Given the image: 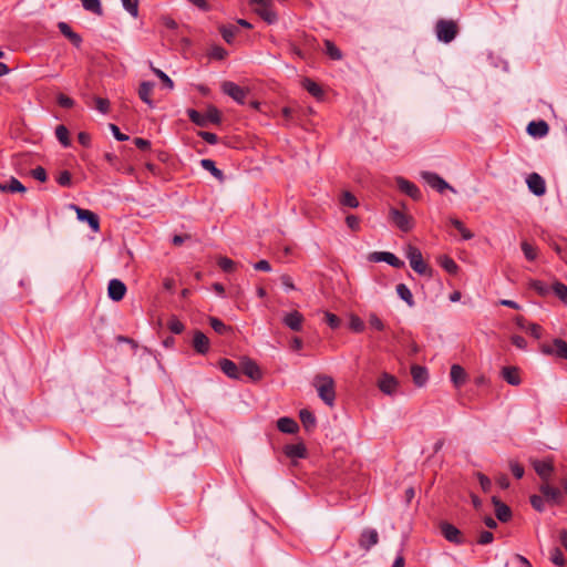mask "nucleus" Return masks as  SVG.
<instances>
[{
    "instance_id": "54",
    "label": "nucleus",
    "mask_w": 567,
    "mask_h": 567,
    "mask_svg": "<svg viewBox=\"0 0 567 567\" xmlns=\"http://www.w3.org/2000/svg\"><path fill=\"white\" fill-rule=\"evenodd\" d=\"M154 74L161 79V81L164 83L165 86H167L169 90H172L174 87V83L172 81V79L165 73L163 72L162 70L159 69H156V68H152Z\"/></svg>"
},
{
    "instance_id": "9",
    "label": "nucleus",
    "mask_w": 567,
    "mask_h": 567,
    "mask_svg": "<svg viewBox=\"0 0 567 567\" xmlns=\"http://www.w3.org/2000/svg\"><path fill=\"white\" fill-rule=\"evenodd\" d=\"M368 259H369V261H372V262L384 261V262L389 264L390 266H392L393 268H398V269L404 267V261L401 260L400 258H398L394 254L389 252V251H374L369 255Z\"/></svg>"
},
{
    "instance_id": "42",
    "label": "nucleus",
    "mask_w": 567,
    "mask_h": 567,
    "mask_svg": "<svg viewBox=\"0 0 567 567\" xmlns=\"http://www.w3.org/2000/svg\"><path fill=\"white\" fill-rule=\"evenodd\" d=\"M167 328L171 332L179 334L184 331L185 326L175 315H172L167 321Z\"/></svg>"
},
{
    "instance_id": "44",
    "label": "nucleus",
    "mask_w": 567,
    "mask_h": 567,
    "mask_svg": "<svg viewBox=\"0 0 567 567\" xmlns=\"http://www.w3.org/2000/svg\"><path fill=\"white\" fill-rule=\"evenodd\" d=\"M441 267L446 270L451 275H455L457 272L458 266L457 264L450 257L444 256L440 260Z\"/></svg>"
},
{
    "instance_id": "3",
    "label": "nucleus",
    "mask_w": 567,
    "mask_h": 567,
    "mask_svg": "<svg viewBox=\"0 0 567 567\" xmlns=\"http://www.w3.org/2000/svg\"><path fill=\"white\" fill-rule=\"evenodd\" d=\"M406 258L410 261L411 268L421 276H432V269L430 266L423 260V256L421 250L412 245L406 247Z\"/></svg>"
},
{
    "instance_id": "45",
    "label": "nucleus",
    "mask_w": 567,
    "mask_h": 567,
    "mask_svg": "<svg viewBox=\"0 0 567 567\" xmlns=\"http://www.w3.org/2000/svg\"><path fill=\"white\" fill-rule=\"evenodd\" d=\"M55 136L63 146H70L69 130L64 125H58Z\"/></svg>"
},
{
    "instance_id": "17",
    "label": "nucleus",
    "mask_w": 567,
    "mask_h": 567,
    "mask_svg": "<svg viewBox=\"0 0 567 567\" xmlns=\"http://www.w3.org/2000/svg\"><path fill=\"white\" fill-rule=\"evenodd\" d=\"M441 533L444 536V538L451 543L461 545L464 543V539L462 537V533L458 528H456L454 525L443 522L440 526Z\"/></svg>"
},
{
    "instance_id": "32",
    "label": "nucleus",
    "mask_w": 567,
    "mask_h": 567,
    "mask_svg": "<svg viewBox=\"0 0 567 567\" xmlns=\"http://www.w3.org/2000/svg\"><path fill=\"white\" fill-rule=\"evenodd\" d=\"M502 377L511 385H519L522 379L516 367H505L502 370Z\"/></svg>"
},
{
    "instance_id": "56",
    "label": "nucleus",
    "mask_w": 567,
    "mask_h": 567,
    "mask_svg": "<svg viewBox=\"0 0 567 567\" xmlns=\"http://www.w3.org/2000/svg\"><path fill=\"white\" fill-rule=\"evenodd\" d=\"M95 109L102 114H106L110 111V101L104 97H94Z\"/></svg>"
},
{
    "instance_id": "30",
    "label": "nucleus",
    "mask_w": 567,
    "mask_h": 567,
    "mask_svg": "<svg viewBox=\"0 0 567 567\" xmlns=\"http://www.w3.org/2000/svg\"><path fill=\"white\" fill-rule=\"evenodd\" d=\"M450 377H451V381L453 382V384L456 388L462 386L466 382V379H467V374H466L465 370L458 364H453L451 367Z\"/></svg>"
},
{
    "instance_id": "36",
    "label": "nucleus",
    "mask_w": 567,
    "mask_h": 567,
    "mask_svg": "<svg viewBox=\"0 0 567 567\" xmlns=\"http://www.w3.org/2000/svg\"><path fill=\"white\" fill-rule=\"evenodd\" d=\"M339 203L342 207L357 208L359 206L358 198L349 190L341 193Z\"/></svg>"
},
{
    "instance_id": "14",
    "label": "nucleus",
    "mask_w": 567,
    "mask_h": 567,
    "mask_svg": "<svg viewBox=\"0 0 567 567\" xmlns=\"http://www.w3.org/2000/svg\"><path fill=\"white\" fill-rule=\"evenodd\" d=\"M539 492L546 502L551 505H559L563 501V494L559 488L549 485L547 482L539 486Z\"/></svg>"
},
{
    "instance_id": "61",
    "label": "nucleus",
    "mask_w": 567,
    "mask_h": 567,
    "mask_svg": "<svg viewBox=\"0 0 567 567\" xmlns=\"http://www.w3.org/2000/svg\"><path fill=\"white\" fill-rule=\"evenodd\" d=\"M346 224L353 231H358L360 229V219L355 215H348L346 217Z\"/></svg>"
},
{
    "instance_id": "60",
    "label": "nucleus",
    "mask_w": 567,
    "mask_h": 567,
    "mask_svg": "<svg viewBox=\"0 0 567 567\" xmlns=\"http://www.w3.org/2000/svg\"><path fill=\"white\" fill-rule=\"evenodd\" d=\"M476 477H477V480L480 482V485H481L483 492H485V493L489 492V489L492 487L491 480L486 475L481 473V472L476 473Z\"/></svg>"
},
{
    "instance_id": "47",
    "label": "nucleus",
    "mask_w": 567,
    "mask_h": 567,
    "mask_svg": "<svg viewBox=\"0 0 567 567\" xmlns=\"http://www.w3.org/2000/svg\"><path fill=\"white\" fill-rule=\"evenodd\" d=\"M522 250L527 260L534 261L537 258V248L527 241L522 243Z\"/></svg>"
},
{
    "instance_id": "25",
    "label": "nucleus",
    "mask_w": 567,
    "mask_h": 567,
    "mask_svg": "<svg viewBox=\"0 0 567 567\" xmlns=\"http://www.w3.org/2000/svg\"><path fill=\"white\" fill-rule=\"evenodd\" d=\"M193 347L199 354H206L209 350V339L199 330L194 332Z\"/></svg>"
},
{
    "instance_id": "46",
    "label": "nucleus",
    "mask_w": 567,
    "mask_h": 567,
    "mask_svg": "<svg viewBox=\"0 0 567 567\" xmlns=\"http://www.w3.org/2000/svg\"><path fill=\"white\" fill-rule=\"evenodd\" d=\"M209 323H210V327L213 328V330L215 332H217L218 334H225L227 333L228 331H230V327L226 326L221 320H219L218 318H215V317H210L209 318Z\"/></svg>"
},
{
    "instance_id": "10",
    "label": "nucleus",
    "mask_w": 567,
    "mask_h": 567,
    "mask_svg": "<svg viewBox=\"0 0 567 567\" xmlns=\"http://www.w3.org/2000/svg\"><path fill=\"white\" fill-rule=\"evenodd\" d=\"M70 207L75 210L78 219L86 221L94 233L100 230V218L95 213L80 208L76 205H71Z\"/></svg>"
},
{
    "instance_id": "52",
    "label": "nucleus",
    "mask_w": 567,
    "mask_h": 567,
    "mask_svg": "<svg viewBox=\"0 0 567 567\" xmlns=\"http://www.w3.org/2000/svg\"><path fill=\"white\" fill-rule=\"evenodd\" d=\"M530 288L534 289L539 296H546L549 293V287L540 281V280H533L529 284Z\"/></svg>"
},
{
    "instance_id": "43",
    "label": "nucleus",
    "mask_w": 567,
    "mask_h": 567,
    "mask_svg": "<svg viewBox=\"0 0 567 567\" xmlns=\"http://www.w3.org/2000/svg\"><path fill=\"white\" fill-rule=\"evenodd\" d=\"M451 225L460 231L463 239L470 240L474 237V234L470 229H467L461 220H458L456 218H452Z\"/></svg>"
},
{
    "instance_id": "27",
    "label": "nucleus",
    "mask_w": 567,
    "mask_h": 567,
    "mask_svg": "<svg viewBox=\"0 0 567 567\" xmlns=\"http://www.w3.org/2000/svg\"><path fill=\"white\" fill-rule=\"evenodd\" d=\"M58 28L60 32L70 40V42L75 45L76 48L81 47L82 38L80 34L74 32L71 27L66 22H59Z\"/></svg>"
},
{
    "instance_id": "20",
    "label": "nucleus",
    "mask_w": 567,
    "mask_h": 567,
    "mask_svg": "<svg viewBox=\"0 0 567 567\" xmlns=\"http://www.w3.org/2000/svg\"><path fill=\"white\" fill-rule=\"evenodd\" d=\"M379 542V535L375 529L365 528L360 536L359 545L361 548L369 550Z\"/></svg>"
},
{
    "instance_id": "48",
    "label": "nucleus",
    "mask_w": 567,
    "mask_h": 567,
    "mask_svg": "<svg viewBox=\"0 0 567 567\" xmlns=\"http://www.w3.org/2000/svg\"><path fill=\"white\" fill-rule=\"evenodd\" d=\"M551 289L563 302L567 303V286L565 284L557 281Z\"/></svg>"
},
{
    "instance_id": "34",
    "label": "nucleus",
    "mask_w": 567,
    "mask_h": 567,
    "mask_svg": "<svg viewBox=\"0 0 567 567\" xmlns=\"http://www.w3.org/2000/svg\"><path fill=\"white\" fill-rule=\"evenodd\" d=\"M200 165L204 169L208 171L216 179L223 182L225 176L224 173L216 167L215 162L209 158H204L200 161Z\"/></svg>"
},
{
    "instance_id": "16",
    "label": "nucleus",
    "mask_w": 567,
    "mask_h": 567,
    "mask_svg": "<svg viewBox=\"0 0 567 567\" xmlns=\"http://www.w3.org/2000/svg\"><path fill=\"white\" fill-rule=\"evenodd\" d=\"M532 465H533L535 472L537 473V475L543 481H545V483L549 480V477L551 476V474L554 472V464L550 458L543 460V461L533 460Z\"/></svg>"
},
{
    "instance_id": "11",
    "label": "nucleus",
    "mask_w": 567,
    "mask_h": 567,
    "mask_svg": "<svg viewBox=\"0 0 567 567\" xmlns=\"http://www.w3.org/2000/svg\"><path fill=\"white\" fill-rule=\"evenodd\" d=\"M378 388L384 394L393 395L398 391L399 381L394 375L383 372L378 380Z\"/></svg>"
},
{
    "instance_id": "22",
    "label": "nucleus",
    "mask_w": 567,
    "mask_h": 567,
    "mask_svg": "<svg viewBox=\"0 0 567 567\" xmlns=\"http://www.w3.org/2000/svg\"><path fill=\"white\" fill-rule=\"evenodd\" d=\"M282 322L292 331L298 332L302 329L303 316L299 311L293 310L282 318Z\"/></svg>"
},
{
    "instance_id": "35",
    "label": "nucleus",
    "mask_w": 567,
    "mask_h": 567,
    "mask_svg": "<svg viewBox=\"0 0 567 567\" xmlns=\"http://www.w3.org/2000/svg\"><path fill=\"white\" fill-rule=\"evenodd\" d=\"M299 417H300L302 425L305 426V429L307 431L315 429V426L317 424V420L312 412H310L307 409H302L299 412Z\"/></svg>"
},
{
    "instance_id": "64",
    "label": "nucleus",
    "mask_w": 567,
    "mask_h": 567,
    "mask_svg": "<svg viewBox=\"0 0 567 567\" xmlns=\"http://www.w3.org/2000/svg\"><path fill=\"white\" fill-rule=\"evenodd\" d=\"M326 321L329 324V327L332 329H338L341 324L340 318L331 312H328V311L326 312Z\"/></svg>"
},
{
    "instance_id": "6",
    "label": "nucleus",
    "mask_w": 567,
    "mask_h": 567,
    "mask_svg": "<svg viewBox=\"0 0 567 567\" xmlns=\"http://www.w3.org/2000/svg\"><path fill=\"white\" fill-rule=\"evenodd\" d=\"M540 352L545 355L567 360V342L560 338H555L551 343H543Z\"/></svg>"
},
{
    "instance_id": "21",
    "label": "nucleus",
    "mask_w": 567,
    "mask_h": 567,
    "mask_svg": "<svg viewBox=\"0 0 567 567\" xmlns=\"http://www.w3.org/2000/svg\"><path fill=\"white\" fill-rule=\"evenodd\" d=\"M492 503L495 507V515L499 522L506 523L512 518L511 508L505 503H503L497 496L492 497Z\"/></svg>"
},
{
    "instance_id": "1",
    "label": "nucleus",
    "mask_w": 567,
    "mask_h": 567,
    "mask_svg": "<svg viewBox=\"0 0 567 567\" xmlns=\"http://www.w3.org/2000/svg\"><path fill=\"white\" fill-rule=\"evenodd\" d=\"M313 385L318 391L319 398L328 405L333 406L336 400L334 381L326 374H318L313 379Z\"/></svg>"
},
{
    "instance_id": "15",
    "label": "nucleus",
    "mask_w": 567,
    "mask_h": 567,
    "mask_svg": "<svg viewBox=\"0 0 567 567\" xmlns=\"http://www.w3.org/2000/svg\"><path fill=\"white\" fill-rule=\"evenodd\" d=\"M395 182H396L398 188L402 193L406 194L408 196H410L414 200H420L421 199V197H422L421 190L419 189V187L414 183H412V182H410V181H408V179H405V178H403L401 176L396 177Z\"/></svg>"
},
{
    "instance_id": "28",
    "label": "nucleus",
    "mask_w": 567,
    "mask_h": 567,
    "mask_svg": "<svg viewBox=\"0 0 567 567\" xmlns=\"http://www.w3.org/2000/svg\"><path fill=\"white\" fill-rule=\"evenodd\" d=\"M153 89H154V83L153 82H148V81H144L140 84V87H138V96L140 99L146 103L151 109H153L155 105H154V101L151 99V95L153 93Z\"/></svg>"
},
{
    "instance_id": "59",
    "label": "nucleus",
    "mask_w": 567,
    "mask_h": 567,
    "mask_svg": "<svg viewBox=\"0 0 567 567\" xmlns=\"http://www.w3.org/2000/svg\"><path fill=\"white\" fill-rule=\"evenodd\" d=\"M197 135L210 145L218 143V136L215 133L207 132V131H199Z\"/></svg>"
},
{
    "instance_id": "55",
    "label": "nucleus",
    "mask_w": 567,
    "mask_h": 567,
    "mask_svg": "<svg viewBox=\"0 0 567 567\" xmlns=\"http://www.w3.org/2000/svg\"><path fill=\"white\" fill-rule=\"evenodd\" d=\"M217 264L219 268L225 272H231L235 270V262L227 257H220Z\"/></svg>"
},
{
    "instance_id": "8",
    "label": "nucleus",
    "mask_w": 567,
    "mask_h": 567,
    "mask_svg": "<svg viewBox=\"0 0 567 567\" xmlns=\"http://www.w3.org/2000/svg\"><path fill=\"white\" fill-rule=\"evenodd\" d=\"M392 223L402 231L408 233L413 228V218L392 207L389 212Z\"/></svg>"
},
{
    "instance_id": "39",
    "label": "nucleus",
    "mask_w": 567,
    "mask_h": 567,
    "mask_svg": "<svg viewBox=\"0 0 567 567\" xmlns=\"http://www.w3.org/2000/svg\"><path fill=\"white\" fill-rule=\"evenodd\" d=\"M326 53L330 59L339 61L343 58L340 49L330 40H324Z\"/></svg>"
},
{
    "instance_id": "19",
    "label": "nucleus",
    "mask_w": 567,
    "mask_h": 567,
    "mask_svg": "<svg viewBox=\"0 0 567 567\" xmlns=\"http://www.w3.org/2000/svg\"><path fill=\"white\" fill-rule=\"evenodd\" d=\"M126 293V286L120 279H112L107 286V296L113 301H121Z\"/></svg>"
},
{
    "instance_id": "49",
    "label": "nucleus",
    "mask_w": 567,
    "mask_h": 567,
    "mask_svg": "<svg viewBox=\"0 0 567 567\" xmlns=\"http://www.w3.org/2000/svg\"><path fill=\"white\" fill-rule=\"evenodd\" d=\"M123 8L133 17L138 16V0H122Z\"/></svg>"
},
{
    "instance_id": "29",
    "label": "nucleus",
    "mask_w": 567,
    "mask_h": 567,
    "mask_svg": "<svg viewBox=\"0 0 567 567\" xmlns=\"http://www.w3.org/2000/svg\"><path fill=\"white\" fill-rule=\"evenodd\" d=\"M277 429L282 433L293 434L298 432L299 425L293 419L284 416L277 421Z\"/></svg>"
},
{
    "instance_id": "38",
    "label": "nucleus",
    "mask_w": 567,
    "mask_h": 567,
    "mask_svg": "<svg viewBox=\"0 0 567 567\" xmlns=\"http://www.w3.org/2000/svg\"><path fill=\"white\" fill-rule=\"evenodd\" d=\"M396 293L398 296L404 300L410 307H413L414 306V299H413V295L411 292V290L409 289V287L404 284H399L396 286Z\"/></svg>"
},
{
    "instance_id": "12",
    "label": "nucleus",
    "mask_w": 567,
    "mask_h": 567,
    "mask_svg": "<svg viewBox=\"0 0 567 567\" xmlns=\"http://www.w3.org/2000/svg\"><path fill=\"white\" fill-rule=\"evenodd\" d=\"M221 90L225 94L230 96L237 103H246L247 91H245L241 86L237 85L236 83L226 81L223 83Z\"/></svg>"
},
{
    "instance_id": "26",
    "label": "nucleus",
    "mask_w": 567,
    "mask_h": 567,
    "mask_svg": "<svg viewBox=\"0 0 567 567\" xmlns=\"http://www.w3.org/2000/svg\"><path fill=\"white\" fill-rule=\"evenodd\" d=\"M218 364H219L220 370L227 377H229L230 379H235V380L239 379L240 370L234 361H231L229 359H221V360H219Z\"/></svg>"
},
{
    "instance_id": "24",
    "label": "nucleus",
    "mask_w": 567,
    "mask_h": 567,
    "mask_svg": "<svg viewBox=\"0 0 567 567\" xmlns=\"http://www.w3.org/2000/svg\"><path fill=\"white\" fill-rule=\"evenodd\" d=\"M548 131H549V126L543 120L532 121L527 125V133L533 137H544L548 134Z\"/></svg>"
},
{
    "instance_id": "53",
    "label": "nucleus",
    "mask_w": 567,
    "mask_h": 567,
    "mask_svg": "<svg viewBox=\"0 0 567 567\" xmlns=\"http://www.w3.org/2000/svg\"><path fill=\"white\" fill-rule=\"evenodd\" d=\"M545 497L542 495H532L530 496V504L533 508L537 512H544L545 511Z\"/></svg>"
},
{
    "instance_id": "2",
    "label": "nucleus",
    "mask_w": 567,
    "mask_h": 567,
    "mask_svg": "<svg viewBox=\"0 0 567 567\" xmlns=\"http://www.w3.org/2000/svg\"><path fill=\"white\" fill-rule=\"evenodd\" d=\"M187 115L194 124L200 127H206L209 123L219 124L221 122L220 112L215 106H209L206 114L188 109Z\"/></svg>"
},
{
    "instance_id": "50",
    "label": "nucleus",
    "mask_w": 567,
    "mask_h": 567,
    "mask_svg": "<svg viewBox=\"0 0 567 567\" xmlns=\"http://www.w3.org/2000/svg\"><path fill=\"white\" fill-rule=\"evenodd\" d=\"M550 560H551L553 564H555L558 567H564L565 566L564 554H563V551L558 547H555V548L551 549V551H550Z\"/></svg>"
},
{
    "instance_id": "4",
    "label": "nucleus",
    "mask_w": 567,
    "mask_h": 567,
    "mask_svg": "<svg viewBox=\"0 0 567 567\" xmlns=\"http://www.w3.org/2000/svg\"><path fill=\"white\" fill-rule=\"evenodd\" d=\"M458 33L457 23L453 20L440 19L435 24V34L439 41L452 42Z\"/></svg>"
},
{
    "instance_id": "41",
    "label": "nucleus",
    "mask_w": 567,
    "mask_h": 567,
    "mask_svg": "<svg viewBox=\"0 0 567 567\" xmlns=\"http://www.w3.org/2000/svg\"><path fill=\"white\" fill-rule=\"evenodd\" d=\"M219 30H220L223 39L228 44L233 43V41L238 32V28L236 25H223Z\"/></svg>"
},
{
    "instance_id": "62",
    "label": "nucleus",
    "mask_w": 567,
    "mask_h": 567,
    "mask_svg": "<svg viewBox=\"0 0 567 567\" xmlns=\"http://www.w3.org/2000/svg\"><path fill=\"white\" fill-rule=\"evenodd\" d=\"M31 175L39 182H45L48 178L47 171L42 166H38L31 171Z\"/></svg>"
},
{
    "instance_id": "31",
    "label": "nucleus",
    "mask_w": 567,
    "mask_h": 567,
    "mask_svg": "<svg viewBox=\"0 0 567 567\" xmlns=\"http://www.w3.org/2000/svg\"><path fill=\"white\" fill-rule=\"evenodd\" d=\"M411 375L413 379V382L417 386H423L427 381V370L424 367L414 364L411 368Z\"/></svg>"
},
{
    "instance_id": "7",
    "label": "nucleus",
    "mask_w": 567,
    "mask_h": 567,
    "mask_svg": "<svg viewBox=\"0 0 567 567\" xmlns=\"http://www.w3.org/2000/svg\"><path fill=\"white\" fill-rule=\"evenodd\" d=\"M421 177L430 187L440 194H443L446 189L456 193L455 188L436 173L423 171L421 172Z\"/></svg>"
},
{
    "instance_id": "57",
    "label": "nucleus",
    "mask_w": 567,
    "mask_h": 567,
    "mask_svg": "<svg viewBox=\"0 0 567 567\" xmlns=\"http://www.w3.org/2000/svg\"><path fill=\"white\" fill-rule=\"evenodd\" d=\"M56 183L63 187H69L72 184V176L69 171H62L56 177Z\"/></svg>"
},
{
    "instance_id": "13",
    "label": "nucleus",
    "mask_w": 567,
    "mask_h": 567,
    "mask_svg": "<svg viewBox=\"0 0 567 567\" xmlns=\"http://www.w3.org/2000/svg\"><path fill=\"white\" fill-rule=\"evenodd\" d=\"M240 368L243 373L254 381H258L262 378V373L258 364L248 357H244L241 359Z\"/></svg>"
},
{
    "instance_id": "40",
    "label": "nucleus",
    "mask_w": 567,
    "mask_h": 567,
    "mask_svg": "<svg viewBox=\"0 0 567 567\" xmlns=\"http://www.w3.org/2000/svg\"><path fill=\"white\" fill-rule=\"evenodd\" d=\"M83 8L96 16L103 14V9L100 0H81Z\"/></svg>"
},
{
    "instance_id": "63",
    "label": "nucleus",
    "mask_w": 567,
    "mask_h": 567,
    "mask_svg": "<svg viewBox=\"0 0 567 567\" xmlns=\"http://www.w3.org/2000/svg\"><path fill=\"white\" fill-rule=\"evenodd\" d=\"M509 468L516 478H522L524 476V467L518 462L511 461Z\"/></svg>"
},
{
    "instance_id": "18",
    "label": "nucleus",
    "mask_w": 567,
    "mask_h": 567,
    "mask_svg": "<svg viewBox=\"0 0 567 567\" xmlns=\"http://www.w3.org/2000/svg\"><path fill=\"white\" fill-rule=\"evenodd\" d=\"M529 190L536 196H543L546 193V185L544 178L537 174L532 173L526 179Z\"/></svg>"
},
{
    "instance_id": "58",
    "label": "nucleus",
    "mask_w": 567,
    "mask_h": 567,
    "mask_svg": "<svg viewBox=\"0 0 567 567\" xmlns=\"http://www.w3.org/2000/svg\"><path fill=\"white\" fill-rule=\"evenodd\" d=\"M369 324L371 328H373L378 331H383L385 329L384 323L375 313L369 315Z\"/></svg>"
},
{
    "instance_id": "37",
    "label": "nucleus",
    "mask_w": 567,
    "mask_h": 567,
    "mask_svg": "<svg viewBox=\"0 0 567 567\" xmlns=\"http://www.w3.org/2000/svg\"><path fill=\"white\" fill-rule=\"evenodd\" d=\"M302 86L305 90H307L309 94H311L315 97H320L323 95V91L320 87V85L308 78H305L302 80Z\"/></svg>"
},
{
    "instance_id": "51",
    "label": "nucleus",
    "mask_w": 567,
    "mask_h": 567,
    "mask_svg": "<svg viewBox=\"0 0 567 567\" xmlns=\"http://www.w3.org/2000/svg\"><path fill=\"white\" fill-rule=\"evenodd\" d=\"M349 327L352 331L360 333L364 330V322L355 315L350 317Z\"/></svg>"
},
{
    "instance_id": "5",
    "label": "nucleus",
    "mask_w": 567,
    "mask_h": 567,
    "mask_svg": "<svg viewBox=\"0 0 567 567\" xmlns=\"http://www.w3.org/2000/svg\"><path fill=\"white\" fill-rule=\"evenodd\" d=\"M255 12L268 24H274L278 20L276 11L272 9V0H250Z\"/></svg>"
},
{
    "instance_id": "23",
    "label": "nucleus",
    "mask_w": 567,
    "mask_h": 567,
    "mask_svg": "<svg viewBox=\"0 0 567 567\" xmlns=\"http://www.w3.org/2000/svg\"><path fill=\"white\" fill-rule=\"evenodd\" d=\"M284 453L291 460L306 458L308 454L306 445L301 442L297 444H287L284 447Z\"/></svg>"
},
{
    "instance_id": "33",
    "label": "nucleus",
    "mask_w": 567,
    "mask_h": 567,
    "mask_svg": "<svg viewBox=\"0 0 567 567\" xmlns=\"http://www.w3.org/2000/svg\"><path fill=\"white\" fill-rule=\"evenodd\" d=\"M0 192L2 193H24L25 187L16 177H11L8 183H0Z\"/></svg>"
}]
</instances>
